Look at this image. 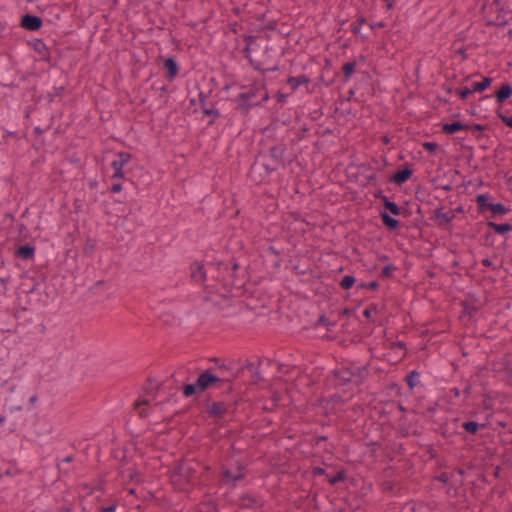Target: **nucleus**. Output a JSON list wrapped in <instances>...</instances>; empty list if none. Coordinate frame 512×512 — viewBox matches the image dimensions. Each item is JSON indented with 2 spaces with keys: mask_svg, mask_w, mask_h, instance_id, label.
<instances>
[{
  "mask_svg": "<svg viewBox=\"0 0 512 512\" xmlns=\"http://www.w3.org/2000/svg\"><path fill=\"white\" fill-rule=\"evenodd\" d=\"M376 309H377V305H375V304H371V305H369V306H368V307L363 311V316H364L367 320H369V321H371V322H375V320H374V319H372V312H373V311H376Z\"/></svg>",
  "mask_w": 512,
  "mask_h": 512,
  "instance_id": "nucleus-50",
  "label": "nucleus"
},
{
  "mask_svg": "<svg viewBox=\"0 0 512 512\" xmlns=\"http://www.w3.org/2000/svg\"><path fill=\"white\" fill-rule=\"evenodd\" d=\"M379 215H380L383 225L389 231H396L401 227V222L398 219L391 216L388 212L381 210Z\"/></svg>",
  "mask_w": 512,
  "mask_h": 512,
  "instance_id": "nucleus-21",
  "label": "nucleus"
},
{
  "mask_svg": "<svg viewBox=\"0 0 512 512\" xmlns=\"http://www.w3.org/2000/svg\"><path fill=\"white\" fill-rule=\"evenodd\" d=\"M250 374L253 383H258L263 380V377L259 373V368L257 370H253Z\"/></svg>",
  "mask_w": 512,
  "mask_h": 512,
  "instance_id": "nucleus-61",
  "label": "nucleus"
},
{
  "mask_svg": "<svg viewBox=\"0 0 512 512\" xmlns=\"http://www.w3.org/2000/svg\"><path fill=\"white\" fill-rule=\"evenodd\" d=\"M15 255L23 260H30L34 258L35 246L32 244H24L17 248Z\"/></svg>",
  "mask_w": 512,
  "mask_h": 512,
  "instance_id": "nucleus-26",
  "label": "nucleus"
},
{
  "mask_svg": "<svg viewBox=\"0 0 512 512\" xmlns=\"http://www.w3.org/2000/svg\"><path fill=\"white\" fill-rule=\"evenodd\" d=\"M111 167L114 169V174L112 175V179H123L124 178V171H123V165L118 163L117 161L113 160L111 163Z\"/></svg>",
  "mask_w": 512,
  "mask_h": 512,
  "instance_id": "nucleus-42",
  "label": "nucleus"
},
{
  "mask_svg": "<svg viewBox=\"0 0 512 512\" xmlns=\"http://www.w3.org/2000/svg\"><path fill=\"white\" fill-rule=\"evenodd\" d=\"M469 124L462 123L460 121H453L451 123H444L442 125V131L446 134L452 135L461 130H468Z\"/></svg>",
  "mask_w": 512,
  "mask_h": 512,
  "instance_id": "nucleus-27",
  "label": "nucleus"
},
{
  "mask_svg": "<svg viewBox=\"0 0 512 512\" xmlns=\"http://www.w3.org/2000/svg\"><path fill=\"white\" fill-rule=\"evenodd\" d=\"M491 196L488 193L479 194L476 196V203L478 205V212L484 213L486 211H491L494 203L490 201Z\"/></svg>",
  "mask_w": 512,
  "mask_h": 512,
  "instance_id": "nucleus-23",
  "label": "nucleus"
},
{
  "mask_svg": "<svg viewBox=\"0 0 512 512\" xmlns=\"http://www.w3.org/2000/svg\"><path fill=\"white\" fill-rule=\"evenodd\" d=\"M456 93L460 97V99L466 100L472 93H474V91L472 87H460L456 89Z\"/></svg>",
  "mask_w": 512,
  "mask_h": 512,
  "instance_id": "nucleus-46",
  "label": "nucleus"
},
{
  "mask_svg": "<svg viewBox=\"0 0 512 512\" xmlns=\"http://www.w3.org/2000/svg\"><path fill=\"white\" fill-rule=\"evenodd\" d=\"M213 90H209L208 92L199 91L198 93V103L201 107V111L204 116L209 117L208 125L212 126L215 122L222 117L221 112L216 107V103H206V98H210Z\"/></svg>",
  "mask_w": 512,
  "mask_h": 512,
  "instance_id": "nucleus-9",
  "label": "nucleus"
},
{
  "mask_svg": "<svg viewBox=\"0 0 512 512\" xmlns=\"http://www.w3.org/2000/svg\"><path fill=\"white\" fill-rule=\"evenodd\" d=\"M249 61H250L251 66L253 67V69L261 72L263 75L266 74L267 72H274V71L278 70L277 65L273 66V67H269V68H264L262 66L261 62L254 61L252 59H250Z\"/></svg>",
  "mask_w": 512,
  "mask_h": 512,
  "instance_id": "nucleus-40",
  "label": "nucleus"
},
{
  "mask_svg": "<svg viewBox=\"0 0 512 512\" xmlns=\"http://www.w3.org/2000/svg\"><path fill=\"white\" fill-rule=\"evenodd\" d=\"M228 406L224 402H213L208 406L207 414L209 418L221 419L227 412Z\"/></svg>",
  "mask_w": 512,
  "mask_h": 512,
  "instance_id": "nucleus-18",
  "label": "nucleus"
},
{
  "mask_svg": "<svg viewBox=\"0 0 512 512\" xmlns=\"http://www.w3.org/2000/svg\"><path fill=\"white\" fill-rule=\"evenodd\" d=\"M241 89L245 91L239 93L231 101L236 104L235 109L242 116H247L252 108L262 106L269 99V94L264 84L241 85Z\"/></svg>",
  "mask_w": 512,
  "mask_h": 512,
  "instance_id": "nucleus-1",
  "label": "nucleus"
},
{
  "mask_svg": "<svg viewBox=\"0 0 512 512\" xmlns=\"http://www.w3.org/2000/svg\"><path fill=\"white\" fill-rule=\"evenodd\" d=\"M159 60L163 62V67L166 71L165 78L172 82L180 72V66L176 60L174 55L164 58L163 56H159Z\"/></svg>",
  "mask_w": 512,
  "mask_h": 512,
  "instance_id": "nucleus-11",
  "label": "nucleus"
},
{
  "mask_svg": "<svg viewBox=\"0 0 512 512\" xmlns=\"http://www.w3.org/2000/svg\"><path fill=\"white\" fill-rule=\"evenodd\" d=\"M414 170L411 164H405L402 169L397 170L390 176L391 183L402 185L406 183L412 176Z\"/></svg>",
  "mask_w": 512,
  "mask_h": 512,
  "instance_id": "nucleus-16",
  "label": "nucleus"
},
{
  "mask_svg": "<svg viewBox=\"0 0 512 512\" xmlns=\"http://www.w3.org/2000/svg\"><path fill=\"white\" fill-rule=\"evenodd\" d=\"M309 130L310 129L307 127V125H303L297 134V140L302 141L303 139H305L308 135Z\"/></svg>",
  "mask_w": 512,
  "mask_h": 512,
  "instance_id": "nucleus-56",
  "label": "nucleus"
},
{
  "mask_svg": "<svg viewBox=\"0 0 512 512\" xmlns=\"http://www.w3.org/2000/svg\"><path fill=\"white\" fill-rule=\"evenodd\" d=\"M356 65H357L356 61L347 62L343 65L342 71H343L344 82H347L351 78V76L355 72Z\"/></svg>",
  "mask_w": 512,
  "mask_h": 512,
  "instance_id": "nucleus-35",
  "label": "nucleus"
},
{
  "mask_svg": "<svg viewBox=\"0 0 512 512\" xmlns=\"http://www.w3.org/2000/svg\"><path fill=\"white\" fill-rule=\"evenodd\" d=\"M220 380H225V376L223 374L215 375L214 369H206L199 374L194 383L183 385L182 394L185 398H189L197 393L205 392L212 386L220 388Z\"/></svg>",
  "mask_w": 512,
  "mask_h": 512,
  "instance_id": "nucleus-5",
  "label": "nucleus"
},
{
  "mask_svg": "<svg viewBox=\"0 0 512 512\" xmlns=\"http://www.w3.org/2000/svg\"><path fill=\"white\" fill-rule=\"evenodd\" d=\"M498 15L495 20H491L487 22L488 26H505L508 24V20L505 17L507 13L503 6H496Z\"/></svg>",
  "mask_w": 512,
  "mask_h": 512,
  "instance_id": "nucleus-30",
  "label": "nucleus"
},
{
  "mask_svg": "<svg viewBox=\"0 0 512 512\" xmlns=\"http://www.w3.org/2000/svg\"><path fill=\"white\" fill-rule=\"evenodd\" d=\"M118 508V504L116 502L106 506V507H100L98 512H116Z\"/></svg>",
  "mask_w": 512,
  "mask_h": 512,
  "instance_id": "nucleus-58",
  "label": "nucleus"
},
{
  "mask_svg": "<svg viewBox=\"0 0 512 512\" xmlns=\"http://www.w3.org/2000/svg\"><path fill=\"white\" fill-rule=\"evenodd\" d=\"M67 161L70 163V164H73L75 166H80L81 165V158L80 156L78 155V153L74 152L70 155L67 156Z\"/></svg>",
  "mask_w": 512,
  "mask_h": 512,
  "instance_id": "nucleus-52",
  "label": "nucleus"
},
{
  "mask_svg": "<svg viewBox=\"0 0 512 512\" xmlns=\"http://www.w3.org/2000/svg\"><path fill=\"white\" fill-rule=\"evenodd\" d=\"M250 374L253 383H258L263 380V377L259 373V368L257 370H253Z\"/></svg>",
  "mask_w": 512,
  "mask_h": 512,
  "instance_id": "nucleus-62",
  "label": "nucleus"
},
{
  "mask_svg": "<svg viewBox=\"0 0 512 512\" xmlns=\"http://www.w3.org/2000/svg\"><path fill=\"white\" fill-rule=\"evenodd\" d=\"M383 206H384L383 211L391 213L392 215H395V216H399L405 211V208L400 207L397 203H395L394 201H391L390 198L385 199V203L383 204Z\"/></svg>",
  "mask_w": 512,
  "mask_h": 512,
  "instance_id": "nucleus-31",
  "label": "nucleus"
},
{
  "mask_svg": "<svg viewBox=\"0 0 512 512\" xmlns=\"http://www.w3.org/2000/svg\"><path fill=\"white\" fill-rule=\"evenodd\" d=\"M497 116L499 117V119L508 127H510L512 129V116H507L505 115L502 110H501V107L498 108L497 110Z\"/></svg>",
  "mask_w": 512,
  "mask_h": 512,
  "instance_id": "nucleus-47",
  "label": "nucleus"
},
{
  "mask_svg": "<svg viewBox=\"0 0 512 512\" xmlns=\"http://www.w3.org/2000/svg\"><path fill=\"white\" fill-rule=\"evenodd\" d=\"M215 375H224L225 380H220V385L228 384V391H231L232 381L237 377V374L233 371V369L230 366H227L225 364H222L218 366L216 369H214Z\"/></svg>",
  "mask_w": 512,
  "mask_h": 512,
  "instance_id": "nucleus-17",
  "label": "nucleus"
},
{
  "mask_svg": "<svg viewBox=\"0 0 512 512\" xmlns=\"http://www.w3.org/2000/svg\"><path fill=\"white\" fill-rule=\"evenodd\" d=\"M367 22V19L364 16H359L356 21H354L350 30L353 34L358 35L361 32V26Z\"/></svg>",
  "mask_w": 512,
  "mask_h": 512,
  "instance_id": "nucleus-41",
  "label": "nucleus"
},
{
  "mask_svg": "<svg viewBox=\"0 0 512 512\" xmlns=\"http://www.w3.org/2000/svg\"><path fill=\"white\" fill-rule=\"evenodd\" d=\"M503 458L506 462L512 464V446L505 449Z\"/></svg>",
  "mask_w": 512,
  "mask_h": 512,
  "instance_id": "nucleus-59",
  "label": "nucleus"
},
{
  "mask_svg": "<svg viewBox=\"0 0 512 512\" xmlns=\"http://www.w3.org/2000/svg\"><path fill=\"white\" fill-rule=\"evenodd\" d=\"M237 505L241 509H257L264 506V501L250 493H243L237 502Z\"/></svg>",
  "mask_w": 512,
  "mask_h": 512,
  "instance_id": "nucleus-13",
  "label": "nucleus"
},
{
  "mask_svg": "<svg viewBox=\"0 0 512 512\" xmlns=\"http://www.w3.org/2000/svg\"><path fill=\"white\" fill-rule=\"evenodd\" d=\"M311 474L313 476L325 475L327 478L329 477V474L326 472V470L320 466L313 467L311 470Z\"/></svg>",
  "mask_w": 512,
  "mask_h": 512,
  "instance_id": "nucleus-54",
  "label": "nucleus"
},
{
  "mask_svg": "<svg viewBox=\"0 0 512 512\" xmlns=\"http://www.w3.org/2000/svg\"><path fill=\"white\" fill-rule=\"evenodd\" d=\"M497 103L502 104L512 96V86L508 83L502 84L493 95Z\"/></svg>",
  "mask_w": 512,
  "mask_h": 512,
  "instance_id": "nucleus-25",
  "label": "nucleus"
},
{
  "mask_svg": "<svg viewBox=\"0 0 512 512\" xmlns=\"http://www.w3.org/2000/svg\"><path fill=\"white\" fill-rule=\"evenodd\" d=\"M269 157H271L275 162H277L282 169H286L288 166V162L286 160V154L288 151L287 145L284 142L275 143L266 149H262Z\"/></svg>",
  "mask_w": 512,
  "mask_h": 512,
  "instance_id": "nucleus-10",
  "label": "nucleus"
},
{
  "mask_svg": "<svg viewBox=\"0 0 512 512\" xmlns=\"http://www.w3.org/2000/svg\"><path fill=\"white\" fill-rule=\"evenodd\" d=\"M495 240H496L495 233L492 230L491 231H487L481 237L482 245H484L486 247H494L495 246Z\"/></svg>",
  "mask_w": 512,
  "mask_h": 512,
  "instance_id": "nucleus-38",
  "label": "nucleus"
},
{
  "mask_svg": "<svg viewBox=\"0 0 512 512\" xmlns=\"http://www.w3.org/2000/svg\"><path fill=\"white\" fill-rule=\"evenodd\" d=\"M493 82V79L491 77H488V76H483L482 77V80L480 82H473L471 84V87L475 92H483L484 90H486L487 88H489L491 86Z\"/></svg>",
  "mask_w": 512,
  "mask_h": 512,
  "instance_id": "nucleus-32",
  "label": "nucleus"
},
{
  "mask_svg": "<svg viewBox=\"0 0 512 512\" xmlns=\"http://www.w3.org/2000/svg\"><path fill=\"white\" fill-rule=\"evenodd\" d=\"M380 488L384 493L393 492L395 489V483L393 481L386 480L380 484Z\"/></svg>",
  "mask_w": 512,
  "mask_h": 512,
  "instance_id": "nucleus-49",
  "label": "nucleus"
},
{
  "mask_svg": "<svg viewBox=\"0 0 512 512\" xmlns=\"http://www.w3.org/2000/svg\"><path fill=\"white\" fill-rule=\"evenodd\" d=\"M461 427L465 430L466 433L470 435H476L480 429H486V423H478L476 421H465L461 424Z\"/></svg>",
  "mask_w": 512,
  "mask_h": 512,
  "instance_id": "nucleus-28",
  "label": "nucleus"
},
{
  "mask_svg": "<svg viewBox=\"0 0 512 512\" xmlns=\"http://www.w3.org/2000/svg\"><path fill=\"white\" fill-rule=\"evenodd\" d=\"M8 282H9V277H7V278L0 277V296L6 294V292L8 290V287H7Z\"/></svg>",
  "mask_w": 512,
  "mask_h": 512,
  "instance_id": "nucleus-55",
  "label": "nucleus"
},
{
  "mask_svg": "<svg viewBox=\"0 0 512 512\" xmlns=\"http://www.w3.org/2000/svg\"><path fill=\"white\" fill-rule=\"evenodd\" d=\"M74 461V455H68L64 457L62 460L56 459V467L59 471H62L61 469V463H71Z\"/></svg>",
  "mask_w": 512,
  "mask_h": 512,
  "instance_id": "nucleus-53",
  "label": "nucleus"
},
{
  "mask_svg": "<svg viewBox=\"0 0 512 512\" xmlns=\"http://www.w3.org/2000/svg\"><path fill=\"white\" fill-rule=\"evenodd\" d=\"M379 288V283L377 280H373L371 282H361V283H358L356 285V290H361V289H368V290H372V291H376L377 289Z\"/></svg>",
  "mask_w": 512,
  "mask_h": 512,
  "instance_id": "nucleus-43",
  "label": "nucleus"
},
{
  "mask_svg": "<svg viewBox=\"0 0 512 512\" xmlns=\"http://www.w3.org/2000/svg\"><path fill=\"white\" fill-rule=\"evenodd\" d=\"M374 197L376 199H380L382 203H385V199L388 198L386 195L383 194V190L381 188L377 189L374 193Z\"/></svg>",
  "mask_w": 512,
  "mask_h": 512,
  "instance_id": "nucleus-64",
  "label": "nucleus"
},
{
  "mask_svg": "<svg viewBox=\"0 0 512 512\" xmlns=\"http://www.w3.org/2000/svg\"><path fill=\"white\" fill-rule=\"evenodd\" d=\"M358 173L363 177L362 186H377V171L381 170L379 161L373 158L370 162L357 164Z\"/></svg>",
  "mask_w": 512,
  "mask_h": 512,
  "instance_id": "nucleus-8",
  "label": "nucleus"
},
{
  "mask_svg": "<svg viewBox=\"0 0 512 512\" xmlns=\"http://www.w3.org/2000/svg\"><path fill=\"white\" fill-rule=\"evenodd\" d=\"M191 278L196 282H203L206 280L207 273L202 264L194 262L190 266Z\"/></svg>",
  "mask_w": 512,
  "mask_h": 512,
  "instance_id": "nucleus-24",
  "label": "nucleus"
},
{
  "mask_svg": "<svg viewBox=\"0 0 512 512\" xmlns=\"http://www.w3.org/2000/svg\"><path fill=\"white\" fill-rule=\"evenodd\" d=\"M346 478H347L346 470L344 468H342L339 471H337V473L334 476L329 475L328 482L330 485L334 486L337 483L344 481Z\"/></svg>",
  "mask_w": 512,
  "mask_h": 512,
  "instance_id": "nucleus-37",
  "label": "nucleus"
},
{
  "mask_svg": "<svg viewBox=\"0 0 512 512\" xmlns=\"http://www.w3.org/2000/svg\"><path fill=\"white\" fill-rule=\"evenodd\" d=\"M247 475V467L241 463H236L235 471H232L226 467H222V470L219 474V483L223 486L230 485L235 488L238 485V481L246 478Z\"/></svg>",
  "mask_w": 512,
  "mask_h": 512,
  "instance_id": "nucleus-7",
  "label": "nucleus"
},
{
  "mask_svg": "<svg viewBox=\"0 0 512 512\" xmlns=\"http://www.w3.org/2000/svg\"><path fill=\"white\" fill-rule=\"evenodd\" d=\"M455 218V213L452 209L444 212V207H438L434 210L431 219L438 227L446 228Z\"/></svg>",
  "mask_w": 512,
  "mask_h": 512,
  "instance_id": "nucleus-12",
  "label": "nucleus"
},
{
  "mask_svg": "<svg viewBox=\"0 0 512 512\" xmlns=\"http://www.w3.org/2000/svg\"><path fill=\"white\" fill-rule=\"evenodd\" d=\"M396 269H397V267L394 266L393 264H388L382 268L380 277L383 279L391 278Z\"/></svg>",
  "mask_w": 512,
  "mask_h": 512,
  "instance_id": "nucleus-44",
  "label": "nucleus"
},
{
  "mask_svg": "<svg viewBox=\"0 0 512 512\" xmlns=\"http://www.w3.org/2000/svg\"><path fill=\"white\" fill-rule=\"evenodd\" d=\"M420 382V373L417 370H412L406 376V383L408 387L412 390L414 389Z\"/></svg>",
  "mask_w": 512,
  "mask_h": 512,
  "instance_id": "nucleus-33",
  "label": "nucleus"
},
{
  "mask_svg": "<svg viewBox=\"0 0 512 512\" xmlns=\"http://www.w3.org/2000/svg\"><path fill=\"white\" fill-rule=\"evenodd\" d=\"M65 89H66L65 85H61L58 87L54 86L53 91L47 93L46 98H47L48 102L52 103V102H54L56 97L62 96Z\"/></svg>",
  "mask_w": 512,
  "mask_h": 512,
  "instance_id": "nucleus-39",
  "label": "nucleus"
},
{
  "mask_svg": "<svg viewBox=\"0 0 512 512\" xmlns=\"http://www.w3.org/2000/svg\"><path fill=\"white\" fill-rule=\"evenodd\" d=\"M29 45L39 55L40 61H43L46 63L51 62L50 50L42 39L36 38V39L30 41Z\"/></svg>",
  "mask_w": 512,
  "mask_h": 512,
  "instance_id": "nucleus-15",
  "label": "nucleus"
},
{
  "mask_svg": "<svg viewBox=\"0 0 512 512\" xmlns=\"http://www.w3.org/2000/svg\"><path fill=\"white\" fill-rule=\"evenodd\" d=\"M493 371L507 381H512V365L508 362L498 364V367H494Z\"/></svg>",
  "mask_w": 512,
  "mask_h": 512,
  "instance_id": "nucleus-29",
  "label": "nucleus"
},
{
  "mask_svg": "<svg viewBox=\"0 0 512 512\" xmlns=\"http://www.w3.org/2000/svg\"><path fill=\"white\" fill-rule=\"evenodd\" d=\"M423 148H424L427 152H429V153H431V154H434V153H436V151L439 149V145H438V143H436V142H424V143H423Z\"/></svg>",
  "mask_w": 512,
  "mask_h": 512,
  "instance_id": "nucleus-51",
  "label": "nucleus"
},
{
  "mask_svg": "<svg viewBox=\"0 0 512 512\" xmlns=\"http://www.w3.org/2000/svg\"><path fill=\"white\" fill-rule=\"evenodd\" d=\"M357 280L356 278L353 276V275H345L341 281H340V287L343 289V290H349L351 289L354 285H357Z\"/></svg>",
  "mask_w": 512,
  "mask_h": 512,
  "instance_id": "nucleus-36",
  "label": "nucleus"
},
{
  "mask_svg": "<svg viewBox=\"0 0 512 512\" xmlns=\"http://www.w3.org/2000/svg\"><path fill=\"white\" fill-rule=\"evenodd\" d=\"M279 169H282V166L260 150L249 169L248 177L253 183L260 184Z\"/></svg>",
  "mask_w": 512,
  "mask_h": 512,
  "instance_id": "nucleus-3",
  "label": "nucleus"
},
{
  "mask_svg": "<svg viewBox=\"0 0 512 512\" xmlns=\"http://www.w3.org/2000/svg\"><path fill=\"white\" fill-rule=\"evenodd\" d=\"M487 227L492 230L495 234L505 236L512 231V224L510 223H496L493 221H487Z\"/></svg>",
  "mask_w": 512,
  "mask_h": 512,
  "instance_id": "nucleus-22",
  "label": "nucleus"
},
{
  "mask_svg": "<svg viewBox=\"0 0 512 512\" xmlns=\"http://www.w3.org/2000/svg\"><path fill=\"white\" fill-rule=\"evenodd\" d=\"M310 82V78L305 74H301L299 76H289L286 80V84L290 87L292 93L295 92L301 85H309Z\"/></svg>",
  "mask_w": 512,
  "mask_h": 512,
  "instance_id": "nucleus-20",
  "label": "nucleus"
},
{
  "mask_svg": "<svg viewBox=\"0 0 512 512\" xmlns=\"http://www.w3.org/2000/svg\"><path fill=\"white\" fill-rule=\"evenodd\" d=\"M333 375L337 386H360L367 379L369 369L368 365H357L356 363H351L348 366H343L334 370Z\"/></svg>",
  "mask_w": 512,
  "mask_h": 512,
  "instance_id": "nucleus-4",
  "label": "nucleus"
},
{
  "mask_svg": "<svg viewBox=\"0 0 512 512\" xmlns=\"http://www.w3.org/2000/svg\"><path fill=\"white\" fill-rule=\"evenodd\" d=\"M131 159H132L131 153L121 151L117 154V159H115V161H117L121 165L125 166L126 164H128L130 162Z\"/></svg>",
  "mask_w": 512,
  "mask_h": 512,
  "instance_id": "nucleus-45",
  "label": "nucleus"
},
{
  "mask_svg": "<svg viewBox=\"0 0 512 512\" xmlns=\"http://www.w3.org/2000/svg\"><path fill=\"white\" fill-rule=\"evenodd\" d=\"M288 96H289V94L277 92V94L275 95V98L278 103H285L287 101Z\"/></svg>",
  "mask_w": 512,
  "mask_h": 512,
  "instance_id": "nucleus-63",
  "label": "nucleus"
},
{
  "mask_svg": "<svg viewBox=\"0 0 512 512\" xmlns=\"http://www.w3.org/2000/svg\"><path fill=\"white\" fill-rule=\"evenodd\" d=\"M491 212H492V217L496 218V217L503 216V215L509 213L510 208L505 206L503 203L498 202V203H494V205L491 209Z\"/></svg>",
  "mask_w": 512,
  "mask_h": 512,
  "instance_id": "nucleus-34",
  "label": "nucleus"
},
{
  "mask_svg": "<svg viewBox=\"0 0 512 512\" xmlns=\"http://www.w3.org/2000/svg\"><path fill=\"white\" fill-rule=\"evenodd\" d=\"M200 463L196 461H179L170 472V482L174 490L189 492L198 478Z\"/></svg>",
  "mask_w": 512,
  "mask_h": 512,
  "instance_id": "nucleus-2",
  "label": "nucleus"
},
{
  "mask_svg": "<svg viewBox=\"0 0 512 512\" xmlns=\"http://www.w3.org/2000/svg\"><path fill=\"white\" fill-rule=\"evenodd\" d=\"M487 129V125L474 123L472 125H469L468 130H471L472 132H478L479 134L476 136L477 139L481 138V133Z\"/></svg>",
  "mask_w": 512,
  "mask_h": 512,
  "instance_id": "nucleus-48",
  "label": "nucleus"
},
{
  "mask_svg": "<svg viewBox=\"0 0 512 512\" xmlns=\"http://www.w3.org/2000/svg\"><path fill=\"white\" fill-rule=\"evenodd\" d=\"M259 365H260V361L257 364L254 362H251V361H247V363L243 367V370H246L249 373H251L253 370H257L259 368Z\"/></svg>",
  "mask_w": 512,
  "mask_h": 512,
  "instance_id": "nucleus-57",
  "label": "nucleus"
},
{
  "mask_svg": "<svg viewBox=\"0 0 512 512\" xmlns=\"http://www.w3.org/2000/svg\"><path fill=\"white\" fill-rule=\"evenodd\" d=\"M401 512H432V507L424 501L406 503Z\"/></svg>",
  "mask_w": 512,
  "mask_h": 512,
  "instance_id": "nucleus-19",
  "label": "nucleus"
},
{
  "mask_svg": "<svg viewBox=\"0 0 512 512\" xmlns=\"http://www.w3.org/2000/svg\"><path fill=\"white\" fill-rule=\"evenodd\" d=\"M20 26L28 31H38L43 26V20L37 15L26 13L21 17Z\"/></svg>",
  "mask_w": 512,
  "mask_h": 512,
  "instance_id": "nucleus-14",
  "label": "nucleus"
},
{
  "mask_svg": "<svg viewBox=\"0 0 512 512\" xmlns=\"http://www.w3.org/2000/svg\"><path fill=\"white\" fill-rule=\"evenodd\" d=\"M250 374L253 383H258L263 380V377L259 373V368L257 370H253Z\"/></svg>",
  "mask_w": 512,
  "mask_h": 512,
  "instance_id": "nucleus-60",
  "label": "nucleus"
},
{
  "mask_svg": "<svg viewBox=\"0 0 512 512\" xmlns=\"http://www.w3.org/2000/svg\"><path fill=\"white\" fill-rule=\"evenodd\" d=\"M217 270L216 279L225 287L241 288L244 285V276L239 275L241 267L236 260L230 265L226 262H216L211 264Z\"/></svg>",
  "mask_w": 512,
  "mask_h": 512,
  "instance_id": "nucleus-6",
  "label": "nucleus"
}]
</instances>
